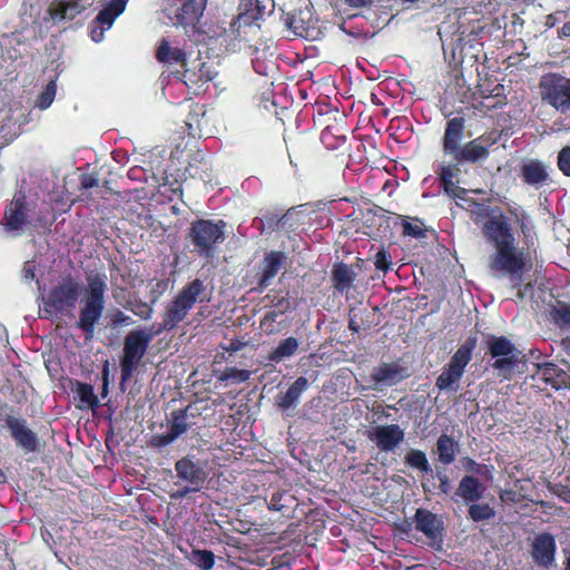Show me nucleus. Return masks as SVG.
Returning a JSON list of instances; mask_svg holds the SVG:
<instances>
[{
    "instance_id": "obj_52",
    "label": "nucleus",
    "mask_w": 570,
    "mask_h": 570,
    "mask_svg": "<svg viewBox=\"0 0 570 570\" xmlns=\"http://www.w3.org/2000/svg\"><path fill=\"white\" fill-rule=\"evenodd\" d=\"M36 269H37L36 261L26 262L23 265V269H22L23 278L27 282L33 281L36 278Z\"/></svg>"
},
{
    "instance_id": "obj_62",
    "label": "nucleus",
    "mask_w": 570,
    "mask_h": 570,
    "mask_svg": "<svg viewBox=\"0 0 570 570\" xmlns=\"http://www.w3.org/2000/svg\"><path fill=\"white\" fill-rule=\"evenodd\" d=\"M348 327L350 330H352L353 332H358L360 331V326L357 325V323L353 320L350 321V324H348Z\"/></svg>"
},
{
    "instance_id": "obj_7",
    "label": "nucleus",
    "mask_w": 570,
    "mask_h": 570,
    "mask_svg": "<svg viewBox=\"0 0 570 570\" xmlns=\"http://www.w3.org/2000/svg\"><path fill=\"white\" fill-rule=\"evenodd\" d=\"M475 345V338H468L455 351L435 381V386L440 391L456 392L460 389V381L464 374L466 365L472 358Z\"/></svg>"
},
{
    "instance_id": "obj_37",
    "label": "nucleus",
    "mask_w": 570,
    "mask_h": 570,
    "mask_svg": "<svg viewBox=\"0 0 570 570\" xmlns=\"http://www.w3.org/2000/svg\"><path fill=\"white\" fill-rule=\"evenodd\" d=\"M298 348V341L295 337L283 340L278 346L269 354L271 362L279 363L284 358L293 356Z\"/></svg>"
},
{
    "instance_id": "obj_35",
    "label": "nucleus",
    "mask_w": 570,
    "mask_h": 570,
    "mask_svg": "<svg viewBox=\"0 0 570 570\" xmlns=\"http://www.w3.org/2000/svg\"><path fill=\"white\" fill-rule=\"evenodd\" d=\"M489 353L493 358L503 357L513 354H521L517 351L514 344L504 336L491 337L489 343Z\"/></svg>"
},
{
    "instance_id": "obj_24",
    "label": "nucleus",
    "mask_w": 570,
    "mask_h": 570,
    "mask_svg": "<svg viewBox=\"0 0 570 570\" xmlns=\"http://www.w3.org/2000/svg\"><path fill=\"white\" fill-rule=\"evenodd\" d=\"M405 368L395 363H383L373 368L371 379L377 386H392L405 377Z\"/></svg>"
},
{
    "instance_id": "obj_23",
    "label": "nucleus",
    "mask_w": 570,
    "mask_h": 570,
    "mask_svg": "<svg viewBox=\"0 0 570 570\" xmlns=\"http://www.w3.org/2000/svg\"><path fill=\"white\" fill-rule=\"evenodd\" d=\"M556 541L549 533H541L535 537L532 544V558L543 567H549L554 561Z\"/></svg>"
},
{
    "instance_id": "obj_4",
    "label": "nucleus",
    "mask_w": 570,
    "mask_h": 570,
    "mask_svg": "<svg viewBox=\"0 0 570 570\" xmlns=\"http://www.w3.org/2000/svg\"><path fill=\"white\" fill-rule=\"evenodd\" d=\"M161 334L156 325L149 328H136L130 331L124 342L122 357L120 360L121 381L131 379L135 370L147 353L149 344L155 336Z\"/></svg>"
},
{
    "instance_id": "obj_43",
    "label": "nucleus",
    "mask_w": 570,
    "mask_h": 570,
    "mask_svg": "<svg viewBox=\"0 0 570 570\" xmlns=\"http://www.w3.org/2000/svg\"><path fill=\"white\" fill-rule=\"evenodd\" d=\"M494 510L488 503H474L469 508L470 518L475 521H484L494 517Z\"/></svg>"
},
{
    "instance_id": "obj_44",
    "label": "nucleus",
    "mask_w": 570,
    "mask_h": 570,
    "mask_svg": "<svg viewBox=\"0 0 570 570\" xmlns=\"http://www.w3.org/2000/svg\"><path fill=\"white\" fill-rule=\"evenodd\" d=\"M278 307H279V313H276L274 311L268 312V313H266V315L264 316V318L261 322L262 328L267 334L275 333L274 323H275L277 316L289 307V302L287 299H281L278 303Z\"/></svg>"
},
{
    "instance_id": "obj_25",
    "label": "nucleus",
    "mask_w": 570,
    "mask_h": 570,
    "mask_svg": "<svg viewBox=\"0 0 570 570\" xmlns=\"http://www.w3.org/2000/svg\"><path fill=\"white\" fill-rule=\"evenodd\" d=\"M435 173L441 180L442 187L444 191L452 198L456 200H464L465 196L469 191L456 185L454 181L455 178V168L451 165L440 164Z\"/></svg>"
},
{
    "instance_id": "obj_8",
    "label": "nucleus",
    "mask_w": 570,
    "mask_h": 570,
    "mask_svg": "<svg viewBox=\"0 0 570 570\" xmlns=\"http://www.w3.org/2000/svg\"><path fill=\"white\" fill-rule=\"evenodd\" d=\"M538 88L542 102L561 114L570 110V77L560 72L543 73Z\"/></svg>"
},
{
    "instance_id": "obj_29",
    "label": "nucleus",
    "mask_w": 570,
    "mask_h": 570,
    "mask_svg": "<svg viewBox=\"0 0 570 570\" xmlns=\"http://www.w3.org/2000/svg\"><path fill=\"white\" fill-rule=\"evenodd\" d=\"M308 387V381L304 376H299L294 381V383L288 387L285 394L278 395L276 399V404L282 410H288L295 406L302 393Z\"/></svg>"
},
{
    "instance_id": "obj_58",
    "label": "nucleus",
    "mask_w": 570,
    "mask_h": 570,
    "mask_svg": "<svg viewBox=\"0 0 570 570\" xmlns=\"http://www.w3.org/2000/svg\"><path fill=\"white\" fill-rule=\"evenodd\" d=\"M345 3L351 8H364L370 7L373 3V0H345Z\"/></svg>"
},
{
    "instance_id": "obj_42",
    "label": "nucleus",
    "mask_w": 570,
    "mask_h": 570,
    "mask_svg": "<svg viewBox=\"0 0 570 570\" xmlns=\"http://www.w3.org/2000/svg\"><path fill=\"white\" fill-rule=\"evenodd\" d=\"M294 498L287 491H276L272 494L267 508L271 511H282L293 502Z\"/></svg>"
},
{
    "instance_id": "obj_5",
    "label": "nucleus",
    "mask_w": 570,
    "mask_h": 570,
    "mask_svg": "<svg viewBox=\"0 0 570 570\" xmlns=\"http://www.w3.org/2000/svg\"><path fill=\"white\" fill-rule=\"evenodd\" d=\"M204 292V282L199 278L186 284L175 298L167 304L163 321L157 325V328L161 333L175 328L186 318Z\"/></svg>"
},
{
    "instance_id": "obj_59",
    "label": "nucleus",
    "mask_w": 570,
    "mask_h": 570,
    "mask_svg": "<svg viewBox=\"0 0 570 570\" xmlns=\"http://www.w3.org/2000/svg\"><path fill=\"white\" fill-rule=\"evenodd\" d=\"M243 346V344L238 341H232L229 343V345L226 347V351L228 352H237L238 350H240Z\"/></svg>"
},
{
    "instance_id": "obj_61",
    "label": "nucleus",
    "mask_w": 570,
    "mask_h": 570,
    "mask_svg": "<svg viewBox=\"0 0 570 570\" xmlns=\"http://www.w3.org/2000/svg\"><path fill=\"white\" fill-rule=\"evenodd\" d=\"M256 183H257V179H256V178H248V179H246V180L243 183V185H242V186H243V188H246V187H249V186H252V185H254V184H256Z\"/></svg>"
},
{
    "instance_id": "obj_9",
    "label": "nucleus",
    "mask_w": 570,
    "mask_h": 570,
    "mask_svg": "<svg viewBox=\"0 0 570 570\" xmlns=\"http://www.w3.org/2000/svg\"><path fill=\"white\" fill-rule=\"evenodd\" d=\"M127 3L128 0H101L102 9L89 27L92 41H102L105 31L112 27L116 18L125 11Z\"/></svg>"
},
{
    "instance_id": "obj_10",
    "label": "nucleus",
    "mask_w": 570,
    "mask_h": 570,
    "mask_svg": "<svg viewBox=\"0 0 570 570\" xmlns=\"http://www.w3.org/2000/svg\"><path fill=\"white\" fill-rule=\"evenodd\" d=\"M174 6L166 9L167 17L174 26H195L202 18L207 0H174Z\"/></svg>"
},
{
    "instance_id": "obj_48",
    "label": "nucleus",
    "mask_w": 570,
    "mask_h": 570,
    "mask_svg": "<svg viewBox=\"0 0 570 570\" xmlns=\"http://www.w3.org/2000/svg\"><path fill=\"white\" fill-rule=\"evenodd\" d=\"M392 264L391 255L384 250L381 249L375 254L374 265L376 269L387 272L390 269V266Z\"/></svg>"
},
{
    "instance_id": "obj_6",
    "label": "nucleus",
    "mask_w": 570,
    "mask_h": 570,
    "mask_svg": "<svg viewBox=\"0 0 570 570\" xmlns=\"http://www.w3.org/2000/svg\"><path fill=\"white\" fill-rule=\"evenodd\" d=\"M225 227L223 220L198 219L191 223L188 237L195 253L207 258L213 257L217 245L225 239Z\"/></svg>"
},
{
    "instance_id": "obj_41",
    "label": "nucleus",
    "mask_w": 570,
    "mask_h": 570,
    "mask_svg": "<svg viewBox=\"0 0 570 570\" xmlns=\"http://www.w3.org/2000/svg\"><path fill=\"white\" fill-rule=\"evenodd\" d=\"M551 320L560 327H570V305L558 303L550 313Z\"/></svg>"
},
{
    "instance_id": "obj_30",
    "label": "nucleus",
    "mask_w": 570,
    "mask_h": 570,
    "mask_svg": "<svg viewBox=\"0 0 570 570\" xmlns=\"http://www.w3.org/2000/svg\"><path fill=\"white\" fill-rule=\"evenodd\" d=\"M485 487L474 476L465 475L460 481L456 495L462 498L466 503L475 502L483 497Z\"/></svg>"
},
{
    "instance_id": "obj_31",
    "label": "nucleus",
    "mask_w": 570,
    "mask_h": 570,
    "mask_svg": "<svg viewBox=\"0 0 570 570\" xmlns=\"http://www.w3.org/2000/svg\"><path fill=\"white\" fill-rule=\"evenodd\" d=\"M156 57L164 63H183L186 60V51L177 43L163 39L158 46Z\"/></svg>"
},
{
    "instance_id": "obj_60",
    "label": "nucleus",
    "mask_w": 570,
    "mask_h": 570,
    "mask_svg": "<svg viewBox=\"0 0 570 570\" xmlns=\"http://www.w3.org/2000/svg\"><path fill=\"white\" fill-rule=\"evenodd\" d=\"M560 36L570 37V21L564 23L560 29Z\"/></svg>"
},
{
    "instance_id": "obj_46",
    "label": "nucleus",
    "mask_w": 570,
    "mask_h": 570,
    "mask_svg": "<svg viewBox=\"0 0 570 570\" xmlns=\"http://www.w3.org/2000/svg\"><path fill=\"white\" fill-rule=\"evenodd\" d=\"M57 92L56 81L51 80L46 86L45 90L38 96L36 100V107L41 110H45L51 106L55 100Z\"/></svg>"
},
{
    "instance_id": "obj_47",
    "label": "nucleus",
    "mask_w": 570,
    "mask_h": 570,
    "mask_svg": "<svg viewBox=\"0 0 570 570\" xmlns=\"http://www.w3.org/2000/svg\"><path fill=\"white\" fill-rule=\"evenodd\" d=\"M557 166L564 176L570 177V146H566L559 151Z\"/></svg>"
},
{
    "instance_id": "obj_40",
    "label": "nucleus",
    "mask_w": 570,
    "mask_h": 570,
    "mask_svg": "<svg viewBox=\"0 0 570 570\" xmlns=\"http://www.w3.org/2000/svg\"><path fill=\"white\" fill-rule=\"evenodd\" d=\"M346 140L344 135H338L332 127H326L321 132L322 144L330 150H335L341 147Z\"/></svg>"
},
{
    "instance_id": "obj_36",
    "label": "nucleus",
    "mask_w": 570,
    "mask_h": 570,
    "mask_svg": "<svg viewBox=\"0 0 570 570\" xmlns=\"http://www.w3.org/2000/svg\"><path fill=\"white\" fill-rule=\"evenodd\" d=\"M520 361V354H513L495 358L491 366L498 371L500 376L510 380Z\"/></svg>"
},
{
    "instance_id": "obj_21",
    "label": "nucleus",
    "mask_w": 570,
    "mask_h": 570,
    "mask_svg": "<svg viewBox=\"0 0 570 570\" xmlns=\"http://www.w3.org/2000/svg\"><path fill=\"white\" fill-rule=\"evenodd\" d=\"M190 426L188 421L187 409L175 410L170 413L168 420V430L165 434L159 435L158 445L166 446L186 433Z\"/></svg>"
},
{
    "instance_id": "obj_38",
    "label": "nucleus",
    "mask_w": 570,
    "mask_h": 570,
    "mask_svg": "<svg viewBox=\"0 0 570 570\" xmlns=\"http://www.w3.org/2000/svg\"><path fill=\"white\" fill-rule=\"evenodd\" d=\"M405 463L411 466V468H414V469H417L420 470L421 472H424V473H431L432 472V468L426 459V455L423 451L421 450H410L406 455H405Z\"/></svg>"
},
{
    "instance_id": "obj_32",
    "label": "nucleus",
    "mask_w": 570,
    "mask_h": 570,
    "mask_svg": "<svg viewBox=\"0 0 570 570\" xmlns=\"http://www.w3.org/2000/svg\"><path fill=\"white\" fill-rule=\"evenodd\" d=\"M456 205L468 208L471 212L472 220L482 226L487 220L501 213L500 210H492L489 206L470 199L468 195L464 200H458Z\"/></svg>"
},
{
    "instance_id": "obj_19",
    "label": "nucleus",
    "mask_w": 570,
    "mask_h": 570,
    "mask_svg": "<svg viewBox=\"0 0 570 570\" xmlns=\"http://www.w3.org/2000/svg\"><path fill=\"white\" fill-rule=\"evenodd\" d=\"M464 124L465 121L462 117H454L448 120L445 126L442 139L443 151L445 155L452 156L454 160L460 150H462L463 145H461V141L464 135Z\"/></svg>"
},
{
    "instance_id": "obj_13",
    "label": "nucleus",
    "mask_w": 570,
    "mask_h": 570,
    "mask_svg": "<svg viewBox=\"0 0 570 570\" xmlns=\"http://www.w3.org/2000/svg\"><path fill=\"white\" fill-rule=\"evenodd\" d=\"M79 291L80 286L73 278H65L49 293L47 304L56 312L71 309L78 301Z\"/></svg>"
},
{
    "instance_id": "obj_20",
    "label": "nucleus",
    "mask_w": 570,
    "mask_h": 570,
    "mask_svg": "<svg viewBox=\"0 0 570 570\" xmlns=\"http://www.w3.org/2000/svg\"><path fill=\"white\" fill-rule=\"evenodd\" d=\"M6 424L17 444L26 452H35L37 450L38 438L36 433L27 426L24 420L16 416H8L6 419Z\"/></svg>"
},
{
    "instance_id": "obj_1",
    "label": "nucleus",
    "mask_w": 570,
    "mask_h": 570,
    "mask_svg": "<svg viewBox=\"0 0 570 570\" xmlns=\"http://www.w3.org/2000/svg\"><path fill=\"white\" fill-rule=\"evenodd\" d=\"M523 245H517L510 218L499 213L483 224L482 234L494 252L489 257V271L495 278L509 276L512 287L521 285L522 273L531 265V253L535 252L537 233L533 222L525 214H515Z\"/></svg>"
},
{
    "instance_id": "obj_14",
    "label": "nucleus",
    "mask_w": 570,
    "mask_h": 570,
    "mask_svg": "<svg viewBox=\"0 0 570 570\" xmlns=\"http://www.w3.org/2000/svg\"><path fill=\"white\" fill-rule=\"evenodd\" d=\"M271 0H245L243 10L229 23V32L235 37L240 36L243 27H250L255 21L262 19L268 12Z\"/></svg>"
},
{
    "instance_id": "obj_28",
    "label": "nucleus",
    "mask_w": 570,
    "mask_h": 570,
    "mask_svg": "<svg viewBox=\"0 0 570 570\" xmlns=\"http://www.w3.org/2000/svg\"><path fill=\"white\" fill-rule=\"evenodd\" d=\"M535 375L556 390L566 385L568 377L567 373L553 363L539 364Z\"/></svg>"
},
{
    "instance_id": "obj_16",
    "label": "nucleus",
    "mask_w": 570,
    "mask_h": 570,
    "mask_svg": "<svg viewBox=\"0 0 570 570\" xmlns=\"http://www.w3.org/2000/svg\"><path fill=\"white\" fill-rule=\"evenodd\" d=\"M519 177L522 183L540 189L551 181L549 166L539 159H525L520 164Z\"/></svg>"
},
{
    "instance_id": "obj_33",
    "label": "nucleus",
    "mask_w": 570,
    "mask_h": 570,
    "mask_svg": "<svg viewBox=\"0 0 570 570\" xmlns=\"http://www.w3.org/2000/svg\"><path fill=\"white\" fill-rule=\"evenodd\" d=\"M75 397L79 401L78 409H95L99 405V400L90 384L76 382L73 389Z\"/></svg>"
},
{
    "instance_id": "obj_11",
    "label": "nucleus",
    "mask_w": 570,
    "mask_h": 570,
    "mask_svg": "<svg viewBox=\"0 0 570 570\" xmlns=\"http://www.w3.org/2000/svg\"><path fill=\"white\" fill-rule=\"evenodd\" d=\"M499 138L500 135L492 131L470 140L462 146V150H460L455 161L458 164H475L487 160L490 155L491 147L497 145Z\"/></svg>"
},
{
    "instance_id": "obj_57",
    "label": "nucleus",
    "mask_w": 570,
    "mask_h": 570,
    "mask_svg": "<svg viewBox=\"0 0 570 570\" xmlns=\"http://www.w3.org/2000/svg\"><path fill=\"white\" fill-rule=\"evenodd\" d=\"M131 321V318L126 315L125 313L118 311L115 315H114V323L116 325H127L129 324Z\"/></svg>"
},
{
    "instance_id": "obj_15",
    "label": "nucleus",
    "mask_w": 570,
    "mask_h": 570,
    "mask_svg": "<svg viewBox=\"0 0 570 570\" xmlns=\"http://www.w3.org/2000/svg\"><path fill=\"white\" fill-rule=\"evenodd\" d=\"M367 438L380 451L393 452L404 440V431L397 424L376 425L368 430Z\"/></svg>"
},
{
    "instance_id": "obj_27",
    "label": "nucleus",
    "mask_w": 570,
    "mask_h": 570,
    "mask_svg": "<svg viewBox=\"0 0 570 570\" xmlns=\"http://www.w3.org/2000/svg\"><path fill=\"white\" fill-rule=\"evenodd\" d=\"M356 278L355 271L345 263H337L332 269V283L335 291L343 294L347 292Z\"/></svg>"
},
{
    "instance_id": "obj_49",
    "label": "nucleus",
    "mask_w": 570,
    "mask_h": 570,
    "mask_svg": "<svg viewBox=\"0 0 570 570\" xmlns=\"http://www.w3.org/2000/svg\"><path fill=\"white\" fill-rule=\"evenodd\" d=\"M403 234L412 237H422L424 236V230L422 228V224L420 222L411 223L404 222L402 224Z\"/></svg>"
},
{
    "instance_id": "obj_51",
    "label": "nucleus",
    "mask_w": 570,
    "mask_h": 570,
    "mask_svg": "<svg viewBox=\"0 0 570 570\" xmlns=\"http://www.w3.org/2000/svg\"><path fill=\"white\" fill-rule=\"evenodd\" d=\"M132 313L139 316L141 320H149L153 316V307L146 303H138L132 306Z\"/></svg>"
},
{
    "instance_id": "obj_18",
    "label": "nucleus",
    "mask_w": 570,
    "mask_h": 570,
    "mask_svg": "<svg viewBox=\"0 0 570 570\" xmlns=\"http://www.w3.org/2000/svg\"><path fill=\"white\" fill-rule=\"evenodd\" d=\"M198 73L187 69L184 73V79L175 78L164 86L163 92L165 96L169 94V91L174 88H178L183 90L184 88L188 89V92L197 94V89L193 88L194 85H197L199 81L206 83L214 78V72L209 69V67L205 62H198Z\"/></svg>"
},
{
    "instance_id": "obj_2",
    "label": "nucleus",
    "mask_w": 570,
    "mask_h": 570,
    "mask_svg": "<svg viewBox=\"0 0 570 570\" xmlns=\"http://www.w3.org/2000/svg\"><path fill=\"white\" fill-rule=\"evenodd\" d=\"M107 289L108 284L106 274H87L86 286L80 299L79 317L77 322V326L85 333L86 338H91L94 336L95 327L102 316Z\"/></svg>"
},
{
    "instance_id": "obj_26",
    "label": "nucleus",
    "mask_w": 570,
    "mask_h": 570,
    "mask_svg": "<svg viewBox=\"0 0 570 570\" xmlns=\"http://www.w3.org/2000/svg\"><path fill=\"white\" fill-rule=\"evenodd\" d=\"M286 259V255L282 252H271L265 255L263 261L262 277L259 287H267L272 279L278 274Z\"/></svg>"
},
{
    "instance_id": "obj_63",
    "label": "nucleus",
    "mask_w": 570,
    "mask_h": 570,
    "mask_svg": "<svg viewBox=\"0 0 570 570\" xmlns=\"http://www.w3.org/2000/svg\"><path fill=\"white\" fill-rule=\"evenodd\" d=\"M4 480H6L4 473L0 469V483L4 482Z\"/></svg>"
},
{
    "instance_id": "obj_64",
    "label": "nucleus",
    "mask_w": 570,
    "mask_h": 570,
    "mask_svg": "<svg viewBox=\"0 0 570 570\" xmlns=\"http://www.w3.org/2000/svg\"><path fill=\"white\" fill-rule=\"evenodd\" d=\"M566 570H570V557L568 558Z\"/></svg>"
},
{
    "instance_id": "obj_56",
    "label": "nucleus",
    "mask_w": 570,
    "mask_h": 570,
    "mask_svg": "<svg viewBox=\"0 0 570 570\" xmlns=\"http://www.w3.org/2000/svg\"><path fill=\"white\" fill-rule=\"evenodd\" d=\"M253 67L258 75H267V65L265 62H262L258 57L253 59Z\"/></svg>"
},
{
    "instance_id": "obj_39",
    "label": "nucleus",
    "mask_w": 570,
    "mask_h": 570,
    "mask_svg": "<svg viewBox=\"0 0 570 570\" xmlns=\"http://www.w3.org/2000/svg\"><path fill=\"white\" fill-rule=\"evenodd\" d=\"M252 373L248 370H239L237 367H227L218 376V381L229 384H239L249 380Z\"/></svg>"
},
{
    "instance_id": "obj_17",
    "label": "nucleus",
    "mask_w": 570,
    "mask_h": 570,
    "mask_svg": "<svg viewBox=\"0 0 570 570\" xmlns=\"http://www.w3.org/2000/svg\"><path fill=\"white\" fill-rule=\"evenodd\" d=\"M415 530L422 532L431 542H441L444 523L441 517L430 510L420 508L415 511Z\"/></svg>"
},
{
    "instance_id": "obj_34",
    "label": "nucleus",
    "mask_w": 570,
    "mask_h": 570,
    "mask_svg": "<svg viewBox=\"0 0 570 570\" xmlns=\"http://www.w3.org/2000/svg\"><path fill=\"white\" fill-rule=\"evenodd\" d=\"M458 451V443L448 434H442L436 442V452L442 464L449 465L454 462Z\"/></svg>"
},
{
    "instance_id": "obj_54",
    "label": "nucleus",
    "mask_w": 570,
    "mask_h": 570,
    "mask_svg": "<svg viewBox=\"0 0 570 570\" xmlns=\"http://www.w3.org/2000/svg\"><path fill=\"white\" fill-rule=\"evenodd\" d=\"M199 490H191L190 489V485L187 484L185 487H183L181 489H178L177 491L173 492L170 494V498L174 499V500H181L184 499L185 497H187L189 493L191 492H198Z\"/></svg>"
},
{
    "instance_id": "obj_12",
    "label": "nucleus",
    "mask_w": 570,
    "mask_h": 570,
    "mask_svg": "<svg viewBox=\"0 0 570 570\" xmlns=\"http://www.w3.org/2000/svg\"><path fill=\"white\" fill-rule=\"evenodd\" d=\"M86 8L82 0H52L42 17V23L50 27L65 20H73Z\"/></svg>"
},
{
    "instance_id": "obj_50",
    "label": "nucleus",
    "mask_w": 570,
    "mask_h": 570,
    "mask_svg": "<svg viewBox=\"0 0 570 570\" xmlns=\"http://www.w3.org/2000/svg\"><path fill=\"white\" fill-rule=\"evenodd\" d=\"M286 27L292 30L297 36H303L304 27L301 21H298L294 14L287 13L284 18Z\"/></svg>"
},
{
    "instance_id": "obj_3",
    "label": "nucleus",
    "mask_w": 570,
    "mask_h": 570,
    "mask_svg": "<svg viewBox=\"0 0 570 570\" xmlns=\"http://www.w3.org/2000/svg\"><path fill=\"white\" fill-rule=\"evenodd\" d=\"M49 207L39 206L35 199H28L21 191L17 193L6 207L1 224L6 232L20 234L27 226L40 227L48 222Z\"/></svg>"
},
{
    "instance_id": "obj_22",
    "label": "nucleus",
    "mask_w": 570,
    "mask_h": 570,
    "mask_svg": "<svg viewBox=\"0 0 570 570\" xmlns=\"http://www.w3.org/2000/svg\"><path fill=\"white\" fill-rule=\"evenodd\" d=\"M175 470L177 476L189 484L191 490H200L206 481L205 471L188 458L178 460Z\"/></svg>"
},
{
    "instance_id": "obj_53",
    "label": "nucleus",
    "mask_w": 570,
    "mask_h": 570,
    "mask_svg": "<svg viewBox=\"0 0 570 570\" xmlns=\"http://www.w3.org/2000/svg\"><path fill=\"white\" fill-rule=\"evenodd\" d=\"M436 476L440 481V491L448 494L451 490V483L449 476L443 472H438Z\"/></svg>"
},
{
    "instance_id": "obj_55",
    "label": "nucleus",
    "mask_w": 570,
    "mask_h": 570,
    "mask_svg": "<svg viewBox=\"0 0 570 570\" xmlns=\"http://www.w3.org/2000/svg\"><path fill=\"white\" fill-rule=\"evenodd\" d=\"M98 185V179L90 175H83L81 177V187L83 189H90Z\"/></svg>"
},
{
    "instance_id": "obj_45",
    "label": "nucleus",
    "mask_w": 570,
    "mask_h": 570,
    "mask_svg": "<svg viewBox=\"0 0 570 570\" xmlns=\"http://www.w3.org/2000/svg\"><path fill=\"white\" fill-rule=\"evenodd\" d=\"M191 561L203 570H210L215 563V556L209 550H194Z\"/></svg>"
}]
</instances>
